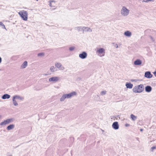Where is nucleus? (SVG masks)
Masks as SVG:
<instances>
[{
	"mask_svg": "<svg viewBox=\"0 0 156 156\" xmlns=\"http://www.w3.org/2000/svg\"><path fill=\"white\" fill-rule=\"evenodd\" d=\"M76 93L75 91H73L69 94H64L60 98V101H63L66 99L70 98L76 95Z\"/></svg>",
	"mask_w": 156,
	"mask_h": 156,
	"instance_id": "1",
	"label": "nucleus"
},
{
	"mask_svg": "<svg viewBox=\"0 0 156 156\" xmlns=\"http://www.w3.org/2000/svg\"><path fill=\"white\" fill-rule=\"evenodd\" d=\"M129 13L130 10L126 6H123L122 7L120 11V13L122 16L126 17L129 15Z\"/></svg>",
	"mask_w": 156,
	"mask_h": 156,
	"instance_id": "2",
	"label": "nucleus"
},
{
	"mask_svg": "<svg viewBox=\"0 0 156 156\" xmlns=\"http://www.w3.org/2000/svg\"><path fill=\"white\" fill-rule=\"evenodd\" d=\"M18 14L23 20L25 21L27 20L28 13L27 11L25 10H22L20 11Z\"/></svg>",
	"mask_w": 156,
	"mask_h": 156,
	"instance_id": "3",
	"label": "nucleus"
},
{
	"mask_svg": "<svg viewBox=\"0 0 156 156\" xmlns=\"http://www.w3.org/2000/svg\"><path fill=\"white\" fill-rule=\"evenodd\" d=\"M13 121V119L10 118L7 119L0 123V125L1 126H5L9 123L12 122Z\"/></svg>",
	"mask_w": 156,
	"mask_h": 156,
	"instance_id": "4",
	"label": "nucleus"
},
{
	"mask_svg": "<svg viewBox=\"0 0 156 156\" xmlns=\"http://www.w3.org/2000/svg\"><path fill=\"white\" fill-rule=\"evenodd\" d=\"M105 53V50L102 48H99L96 51V53H98V55L100 57L104 56Z\"/></svg>",
	"mask_w": 156,
	"mask_h": 156,
	"instance_id": "5",
	"label": "nucleus"
},
{
	"mask_svg": "<svg viewBox=\"0 0 156 156\" xmlns=\"http://www.w3.org/2000/svg\"><path fill=\"white\" fill-rule=\"evenodd\" d=\"M55 66L56 68L60 69L61 70H64L65 69V67H63L62 64L59 62H56L55 63Z\"/></svg>",
	"mask_w": 156,
	"mask_h": 156,
	"instance_id": "6",
	"label": "nucleus"
},
{
	"mask_svg": "<svg viewBox=\"0 0 156 156\" xmlns=\"http://www.w3.org/2000/svg\"><path fill=\"white\" fill-rule=\"evenodd\" d=\"M60 80V78L58 76H54L50 78L49 79V81L50 82H56Z\"/></svg>",
	"mask_w": 156,
	"mask_h": 156,
	"instance_id": "7",
	"label": "nucleus"
},
{
	"mask_svg": "<svg viewBox=\"0 0 156 156\" xmlns=\"http://www.w3.org/2000/svg\"><path fill=\"white\" fill-rule=\"evenodd\" d=\"M87 53L85 51H83L82 53L79 54V57L82 59H84L87 57Z\"/></svg>",
	"mask_w": 156,
	"mask_h": 156,
	"instance_id": "8",
	"label": "nucleus"
},
{
	"mask_svg": "<svg viewBox=\"0 0 156 156\" xmlns=\"http://www.w3.org/2000/svg\"><path fill=\"white\" fill-rule=\"evenodd\" d=\"M152 75L150 71H147L145 73L144 77L147 78H151L152 77Z\"/></svg>",
	"mask_w": 156,
	"mask_h": 156,
	"instance_id": "9",
	"label": "nucleus"
},
{
	"mask_svg": "<svg viewBox=\"0 0 156 156\" xmlns=\"http://www.w3.org/2000/svg\"><path fill=\"white\" fill-rule=\"evenodd\" d=\"M142 63V61L139 59H136L134 62V64L135 66L140 65Z\"/></svg>",
	"mask_w": 156,
	"mask_h": 156,
	"instance_id": "10",
	"label": "nucleus"
},
{
	"mask_svg": "<svg viewBox=\"0 0 156 156\" xmlns=\"http://www.w3.org/2000/svg\"><path fill=\"white\" fill-rule=\"evenodd\" d=\"M139 93H140L142 92L144 90V85L142 84H140L139 85L136 86Z\"/></svg>",
	"mask_w": 156,
	"mask_h": 156,
	"instance_id": "11",
	"label": "nucleus"
},
{
	"mask_svg": "<svg viewBox=\"0 0 156 156\" xmlns=\"http://www.w3.org/2000/svg\"><path fill=\"white\" fill-rule=\"evenodd\" d=\"M112 127L115 129H117L119 128V125L118 122H115L113 123Z\"/></svg>",
	"mask_w": 156,
	"mask_h": 156,
	"instance_id": "12",
	"label": "nucleus"
},
{
	"mask_svg": "<svg viewBox=\"0 0 156 156\" xmlns=\"http://www.w3.org/2000/svg\"><path fill=\"white\" fill-rule=\"evenodd\" d=\"M92 30L90 28L87 27H83V32H91Z\"/></svg>",
	"mask_w": 156,
	"mask_h": 156,
	"instance_id": "13",
	"label": "nucleus"
},
{
	"mask_svg": "<svg viewBox=\"0 0 156 156\" xmlns=\"http://www.w3.org/2000/svg\"><path fill=\"white\" fill-rule=\"evenodd\" d=\"M152 90L151 87L150 86H147L145 87V90L146 92H150Z\"/></svg>",
	"mask_w": 156,
	"mask_h": 156,
	"instance_id": "14",
	"label": "nucleus"
},
{
	"mask_svg": "<svg viewBox=\"0 0 156 156\" xmlns=\"http://www.w3.org/2000/svg\"><path fill=\"white\" fill-rule=\"evenodd\" d=\"M124 35L127 37H130L132 35V33L129 31H126L124 33Z\"/></svg>",
	"mask_w": 156,
	"mask_h": 156,
	"instance_id": "15",
	"label": "nucleus"
},
{
	"mask_svg": "<svg viewBox=\"0 0 156 156\" xmlns=\"http://www.w3.org/2000/svg\"><path fill=\"white\" fill-rule=\"evenodd\" d=\"M15 127L14 125L13 124H10L6 128V129L8 130H10L14 128Z\"/></svg>",
	"mask_w": 156,
	"mask_h": 156,
	"instance_id": "16",
	"label": "nucleus"
},
{
	"mask_svg": "<svg viewBox=\"0 0 156 156\" xmlns=\"http://www.w3.org/2000/svg\"><path fill=\"white\" fill-rule=\"evenodd\" d=\"M27 66V62L26 61H25L22 64L21 66V69H24Z\"/></svg>",
	"mask_w": 156,
	"mask_h": 156,
	"instance_id": "17",
	"label": "nucleus"
},
{
	"mask_svg": "<svg viewBox=\"0 0 156 156\" xmlns=\"http://www.w3.org/2000/svg\"><path fill=\"white\" fill-rule=\"evenodd\" d=\"M10 97V96L8 94H5L2 97V98L3 99H9Z\"/></svg>",
	"mask_w": 156,
	"mask_h": 156,
	"instance_id": "18",
	"label": "nucleus"
},
{
	"mask_svg": "<svg viewBox=\"0 0 156 156\" xmlns=\"http://www.w3.org/2000/svg\"><path fill=\"white\" fill-rule=\"evenodd\" d=\"M126 86L127 88L131 89L133 87V84L131 83H126Z\"/></svg>",
	"mask_w": 156,
	"mask_h": 156,
	"instance_id": "19",
	"label": "nucleus"
},
{
	"mask_svg": "<svg viewBox=\"0 0 156 156\" xmlns=\"http://www.w3.org/2000/svg\"><path fill=\"white\" fill-rule=\"evenodd\" d=\"M13 98H14L15 99H18L20 100H23L24 99L23 97H21L20 96L18 95H16L14 96Z\"/></svg>",
	"mask_w": 156,
	"mask_h": 156,
	"instance_id": "20",
	"label": "nucleus"
},
{
	"mask_svg": "<svg viewBox=\"0 0 156 156\" xmlns=\"http://www.w3.org/2000/svg\"><path fill=\"white\" fill-rule=\"evenodd\" d=\"M12 100L14 105L15 106H17L18 105V104L15 99L12 98Z\"/></svg>",
	"mask_w": 156,
	"mask_h": 156,
	"instance_id": "21",
	"label": "nucleus"
},
{
	"mask_svg": "<svg viewBox=\"0 0 156 156\" xmlns=\"http://www.w3.org/2000/svg\"><path fill=\"white\" fill-rule=\"evenodd\" d=\"M75 29L78 31H83V27H78L75 28Z\"/></svg>",
	"mask_w": 156,
	"mask_h": 156,
	"instance_id": "22",
	"label": "nucleus"
},
{
	"mask_svg": "<svg viewBox=\"0 0 156 156\" xmlns=\"http://www.w3.org/2000/svg\"><path fill=\"white\" fill-rule=\"evenodd\" d=\"M137 87L136 86L133 89V92L135 93H139V91L138 90V89L137 88Z\"/></svg>",
	"mask_w": 156,
	"mask_h": 156,
	"instance_id": "23",
	"label": "nucleus"
},
{
	"mask_svg": "<svg viewBox=\"0 0 156 156\" xmlns=\"http://www.w3.org/2000/svg\"><path fill=\"white\" fill-rule=\"evenodd\" d=\"M131 118L132 119V120L133 121H135L136 120L137 118V117L135 116L133 114H131L130 115Z\"/></svg>",
	"mask_w": 156,
	"mask_h": 156,
	"instance_id": "24",
	"label": "nucleus"
},
{
	"mask_svg": "<svg viewBox=\"0 0 156 156\" xmlns=\"http://www.w3.org/2000/svg\"><path fill=\"white\" fill-rule=\"evenodd\" d=\"M55 67L53 66H51L50 69L51 71L52 72H55Z\"/></svg>",
	"mask_w": 156,
	"mask_h": 156,
	"instance_id": "25",
	"label": "nucleus"
},
{
	"mask_svg": "<svg viewBox=\"0 0 156 156\" xmlns=\"http://www.w3.org/2000/svg\"><path fill=\"white\" fill-rule=\"evenodd\" d=\"M38 56H42L44 55V54L43 53H38L37 55Z\"/></svg>",
	"mask_w": 156,
	"mask_h": 156,
	"instance_id": "26",
	"label": "nucleus"
},
{
	"mask_svg": "<svg viewBox=\"0 0 156 156\" xmlns=\"http://www.w3.org/2000/svg\"><path fill=\"white\" fill-rule=\"evenodd\" d=\"M156 149V146H153L151 147V151L153 152V150L154 149Z\"/></svg>",
	"mask_w": 156,
	"mask_h": 156,
	"instance_id": "27",
	"label": "nucleus"
},
{
	"mask_svg": "<svg viewBox=\"0 0 156 156\" xmlns=\"http://www.w3.org/2000/svg\"><path fill=\"white\" fill-rule=\"evenodd\" d=\"M106 91H102L101 92V94L102 95H105L106 94Z\"/></svg>",
	"mask_w": 156,
	"mask_h": 156,
	"instance_id": "28",
	"label": "nucleus"
},
{
	"mask_svg": "<svg viewBox=\"0 0 156 156\" xmlns=\"http://www.w3.org/2000/svg\"><path fill=\"white\" fill-rule=\"evenodd\" d=\"M152 0H143V2H151Z\"/></svg>",
	"mask_w": 156,
	"mask_h": 156,
	"instance_id": "29",
	"label": "nucleus"
},
{
	"mask_svg": "<svg viewBox=\"0 0 156 156\" xmlns=\"http://www.w3.org/2000/svg\"><path fill=\"white\" fill-rule=\"evenodd\" d=\"M74 47H72L69 48V49L70 51H72L74 49Z\"/></svg>",
	"mask_w": 156,
	"mask_h": 156,
	"instance_id": "30",
	"label": "nucleus"
},
{
	"mask_svg": "<svg viewBox=\"0 0 156 156\" xmlns=\"http://www.w3.org/2000/svg\"><path fill=\"white\" fill-rule=\"evenodd\" d=\"M49 2H50L49 5L51 7H52V6H51V2H55V1H54L52 0V1H50Z\"/></svg>",
	"mask_w": 156,
	"mask_h": 156,
	"instance_id": "31",
	"label": "nucleus"
},
{
	"mask_svg": "<svg viewBox=\"0 0 156 156\" xmlns=\"http://www.w3.org/2000/svg\"><path fill=\"white\" fill-rule=\"evenodd\" d=\"M2 27L3 28H4V29H6L5 26L3 24H2Z\"/></svg>",
	"mask_w": 156,
	"mask_h": 156,
	"instance_id": "32",
	"label": "nucleus"
},
{
	"mask_svg": "<svg viewBox=\"0 0 156 156\" xmlns=\"http://www.w3.org/2000/svg\"><path fill=\"white\" fill-rule=\"evenodd\" d=\"M153 74L154 75V76L156 77V70L154 72V73H153Z\"/></svg>",
	"mask_w": 156,
	"mask_h": 156,
	"instance_id": "33",
	"label": "nucleus"
},
{
	"mask_svg": "<svg viewBox=\"0 0 156 156\" xmlns=\"http://www.w3.org/2000/svg\"><path fill=\"white\" fill-rule=\"evenodd\" d=\"M129 126V124H125V126H126V127Z\"/></svg>",
	"mask_w": 156,
	"mask_h": 156,
	"instance_id": "34",
	"label": "nucleus"
},
{
	"mask_svg": "<svg viewBox=\"0 0 156 156\" xmlns=\"http://www.w3.org/2000/svg\"><path fill=\"white\" fill-rule=\"evenodd\" d=\"M2 58L1 57H0V63H1V62H2Z\"/></svg>",
	"mask_w": 156,
	"mask_h": 156,
	"instance_id": "35",
	"label": "nucleus"
},
{
	"mask_svg": "<svg viewBox=\"0 0 156 156\" xmlns=\"http://www.w3.org/2000/svg\"><path fill=\"white\" fill-rule=\"evenodd\" d=\"M150 37L151 39V40L153 41H154V40H153V38H152V37H151V36H150Z\"/></svg>",
	"mask_w": 156,
	"mask_h": 156,
	"instance_id": "36",
	"label": "nucleus"
},
{
	"mask_svg": "<svg viewBox=\"0 0 156 156\" xmlns=\"http://www.w3.org/2000/svg\"><path fill=\"white\" fill-rule=\"evenodd\" d=\"M115 46H116V48H117L118 47V45L117 44H115Z\"/></svg>",
	"mask_w": 156,
	"mask_h": 156,
	"instance_id": "37",
	"label": "nucleus"
},
{
	"mask_svg": "<svg viewBox=\"0 0 156 156\" xmlns=\"http://www.w3.org/2000/svg\"><path fill=\"white\" fill-rule=\"evenodd\" d=\"M3 23L2 22H0V25L2 26Z\"/></svg>",
	"mask_w": 156,
	"mask_h": 156,
	"instance_id": "38",
	"label": "nucleus"
},
{
	"mask_svg": "<svg viewBox=\"0 0 156 156\" xmlns=\"http://www.w3.org/2000/svg\"><path fill=\"white\" fill-rule=\"evenodd\" d=\"M140 130L141 131H142L143 130V129H141Z\"/></svg>",
	"mask_w": 156,
	"mask_h": 156,
	"instance_id": "39",
	"label": "nucleus"
},
{
	"mask_svg": "<svg viewBox=\"0 0 156 156\" xmlns=\"http://www.w3.org/2000/svg\"><path fill=\"white\" fill-rule=\"evenodd\" d=\"M2 118V116L0 115V119L1 118Z\"/></svg>",
	"mask_w": 156,
	"mask_h": 156,
	"instance_id": "40",
	"label": "nucleus"
},
{
	"mask_svg": "<svg viewBox=\"0 0 156 156\" xmlns=\"http://www.w3.org/2000/svg\"><path fill=\"white\" fill-rule=\"evenodd\" d=\"M119 45H121V44H120V43H119Z\"/></svg>",
	"mask_w": 156,
	"mask_h": 156,
	"instance_id": "41",
	"label": "nucleus"
},
{
	"mask_svg": "<svg viewBox=\"0 0 156 156\" xmlns=\"http://www.w3.org/2000/svg\"><path fill=\"white\" fill-rule=\"evenodd\" d=\"M36 1H38V0H36Z\"/></svg>",
	"mask_w": 156,
	"mask_h": 156,
	"instance_id": "42",
	"label": "nucleus"
}]
</instances>
